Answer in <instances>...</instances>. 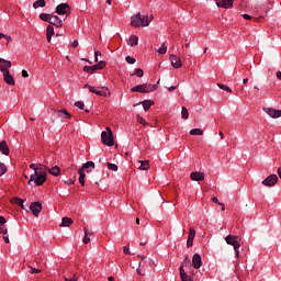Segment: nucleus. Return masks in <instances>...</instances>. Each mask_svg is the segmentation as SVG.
I'll return each instance as SVG.
<instances>
[{
	"mask_svg": "<svg viewBox=\"0 0 281 281\" xmlns=\"http://www.w3.org/2000/svg\"><path fill=\"white\" fill-rule=\"evenodd\" d=\"M192 181H203L205 179V175L201 171H193L191 172Z\"/></svg>",
	"mask_w": 281,
	"mask_h": 281,
	"instance_id": "nucleus-19",
	"label": "nucleus"
},
{
	"mask_svg": "<svg viewBox=\"0 0 281 281\" xmlns=\"http://www.w3.org/2000/svg\"><path fill=\"white\" fill-rule=\"evenodd\" d=\"M12 203H15V205H20L22 210H25V206L23 205L24 201L20 198H13Z\"/></svg>",
	"mask_w": 281,
	"mask_h": 281,
	"instance_id": "nucleus-34",
	"label": "nucleus"
},
{
	"mask_svg": "<svg viewBox=\"0 0 281 281\" xmlns=\"http://www.w3.org/2000/svg\"><path fill=\"white\" fill-rule=\"evenodd\" d=\"M109 170H112L113 172H117V165L108 162Z\"/></svg>",
	"mask_w": 281,
	"mask_h": 281,
	"instance_id": "nucleus-43",
	"label": "nucleus"
},
{
	"mask_svg": "<svg viewBox=\"0 0 281 281\" xmlns=\"http://www.w3.org/2000/svg\"><path fill=\"white\" fill-rule=\"evenodd\" d=\"M98 56H102V53H100V50H95L94 52V63H98Z\"/></svg>",
	"mask_w": 281,
	"mask_h": 281,
	"instance_id": "nucleus-50",
	"label": "nucleus"
},
{
	"mask_svg": "<svg viewBox=\"0 0 281 281\" xmlns=\"http://www.w3.org/2000/svg\"><path fill=\"white\" fill-rule=\"evenodd\" d=\"M7 223L4 216H0V225L3 226V224Z\"/></svg>",
	"mask_w": 281,
	"mask_h": 281,
	"instance_id": "nucleus-59",
	"label": "nucleus"
},
{
	"mask_svg": "<svg viewBox=\"0 0 281 281\" xmlns=\"http://www.w3.org/2000/svg\"><path fill=\"white\" fill-rule=\"evenodd\" d=\"M40 19H41V21H45L46 23H50L52 13H41Z\"/></svg>",
	"mask_w": 281,
	"mask_h": 281,
	"instance_id": "nucleus-31",
	"label": "nucleus"
},
{
	"mask_svg": "<svg viewBox=\"0 0 281 281\" xmlns=\"http://www.w3.org/2000/svg\"><path fill=\"white\" fill-rule=\"evenodd\" d=\"M71 47H78V40H75L74 42H72V44H71Z\"/></svg>",
	"mask_w": 281,
	"mask_h": 281,
	"instance_id": "nucleus-62",
	"label": "nucleus"
},
{
	"mask_svg": "<svg viewBox=\"0 0 281 281\" xmlns=\"http://www.w3.org/2000/svg\"><path fill=\"white\" fill-rule=\"evenodd\" d=\"M45 5H46L45 0H36L35 2H33L34 10L38 8H45Z\"/></svg>",
	"mask_w": 281,
	"mask_h": 281,
	"instance_id": "nucleus-32",
	"label": "nucleus"
},
{
	"mask_svg": "<svg viewBox=\"0 0 281 281\" xmlns=\"http://www.w3.org/2000/svg\"><path fill=\"white\" fill-rule=\"evenodd\" d=\"M2 76L4 82L10 87H14L16 85V82L14 81V77L10 74V70L7 72H2Z\"/></svg>",
	"mask_w": 281,
	"mask_h": 281,
	"instance_id": "nucleus-16",
	"label": "nucleus"
},
{
	"mask_svg": "<svg viewBox=\"0 0 281 281\" xmlns=\"http://www.w3.org/2000/svg\"><path fill=\"white\" fill-rule=\"evenodd\" d=\"M91 243V233L87 228H85V237H83V244L89 245Z\"/></svg>",
	"mask_w": 281,
	"mask_h": 281,
	"instance_id": "nucleus-33",
	"label": "nucleus"
},
{
	"mask_svg": "<svg viewBox=\"0 0 281 281\" xmlns=\"http://www.w3.org/2000/svg\"><path fill=\"white\" fill-rule=\"evenodd\" d=\"M153 19V15H142V12H138L131 16V25L132 27H148Z\"/></svg>",
	"mask_w": 281,
	"mask_h": 281,
	"instance_id": "nucleus-1",
	"label": "nucleus"
},
{
	"mask_svg": "<svg viewBox=\"0 0 281 281\" xmlns=\"http://www.w3.org/2000/svg\"><path fill=\"white\" fill-rule=\"evenodd\" d=\"M179 271H180V278L182 281H193L194 280V278H192V276H189V273L186 272V269H183V265L180 266Z\"/></svg>",
	"mask_w": 281,
	"mask_h": 281,
	"instance_id": "nucleus-18",
	"label": "nucleus"
},
{
	"mask_svg": "<svg viewBox=\"0 0 281 281\" xmlns=\"http://www.w3.org/2000/svg\"><path fill=\"white\" fill-rule=\"evenodd\" d=\"M4 243L10 244V237L8 235H3Z\"/></svg>",
	"mask_w": 281,
	"mask_h": 281,
	"instance_id": "nucleus-60",
	"label": "nucleus"
},
{
	"mask_svg": "<svg viewBox=\"0 0 281 281\" xmlns=\"http://www.w3.org/2000/svg\"><path fill=\"white\" fill-rule=\"evenodd\" d=\"M75 106H77V109H80V111H82L85 109V102L76 101Z\"/></svg>",
	"mask_w": 281,
	"mask_h": 281,
	"instance_id": "nucleus-45",
	"label": "nucleus"
},
{
	"mask_svg": "<svg viewBox=\"0 0 281 281\" xmlns=\"http://www.w3.org/2000/svg\"><path fill=\"white\" fill-rule=\"evenodd\" d=\"M29 267V269H30V273L31 274H34V273H41V269H36V268H34V267H32V266H27Z\"/></svg>",
	"mask_w": 281,
	"mask_h": 281,
	"instance_id": "nucleus-46",
	"label": "nucleus"
},
{
	"mask_svg": "<svg viewBox=\"0 0 281 281\" xmlns=\"http://www.w3.org/2000/svg\"><path fill=\"white\" fill-rule=\"evenodd\" d=\"M67 18L61 19L60 16L50 13V25H55V27H63L64 21H66Z\"/></svg>",
	"mask_w": 281,
	"mask_h": 281,
	"instance_id": "nucleus-9",
	"label": "nucleus"
},
{
	"mask_svg": "<svg viewBox=\"0 0 281 281\" xmlns=\"http://www.w3.org/2000/svg\"><path fill=\"white\" fill-rule=\"evenodd\" d=\"M139 167L138 170H149L150 169V161L149 160H138Z\"/></svg>",
	"mask_w": 281,
	"mask_h": 281,
	"instance_id": "nucleus-25",
	"label": "nucleus"
},
{
	"mask_svg": "<svg viewBox=\"0 0 281 281\" xmlns=\"http://www.w3.org/2000/svg\"><path fill=\"white\" fill-rule=\"evenodd\" d=\"M98 64L93 66H85L83 71H87L88 74H93L94 71H98Z\"/></svg>",
	"mask_w": 281,
	"mask_h": 281,
	"instance_id": "nucleus-30",
	"label": "nucleus"
},
{
	"mask_svg": "<svg viewBox=\"0 0 281 281\" xmlns=\"http://www.w3.org/2000/svg\"><path fill=\"white\" fill-rule=\"evenodd\" d=\"M189 135H203V130L201 128H193L189 132Z\"/></svg>",
	"mask_w": 281,
	"mask_h": 281,
	"instance_id": "nucleus-38",
	"label": "nucleus"
},
{
	"mask_svg": "<svg viewBox=\"0 0 281 281\" xmlns=\"http://www.w3.org/2000/svg\"><path fill=\"white\" fill-rule=\"evenodd\" d=\"M192 267L193 269H201V267H203V259L201 258V255L199 254L193 255Z\"/></svg>",
	"mask_w": 281,
	"mask_h": 281,
	"instance_id": "nucleus-14",
	"label": "nucleus"
},
{
	"mask_svg": "<svg viewBox=\"0 0 281 281\" xmlns=\"http://www.w3.org/2000/svg\"><path fill=\"white\" fill-rule=\"evenodd\" d=\"M49 175H53V177H58L60 175V167L55 166L50 169H48Z\"/></svg>",
	"mask_w": 281,
	"mask_h": 281,
	"instance_id": "nucleus-29",
	"label": "nucleus"
},
{
	"mask_svg": "<svg viewBox=\"0 0 281 281\" xmlns=\"http://www.w3.org/2000/svg\"><path fill=\"white\" fill-rule=\"evenodd\" d=\"M57 116L61 117V120H70L71 114L67 112L65 109L57 110Z\"/></svg>",
	"mask_w": 281,
	"mask_h": 281,
	"instance_id": "nucleus-21",
	"label": "nucleus"
},
{
	"mask_svg": "<svg viewBox=\"0 0 281 281\" xmlns=\"http://www.w3.org/2000/svg\"><path fill=\"white\" fill-rule=\"evenodd\" d=\"M0 153L2 155H10V147H8V143L5 140L0 142Z\"/></svg>",
	"mask_w": 281,
	"mask_h": 281,
	"instance_id": "nucleus-20",
	"label": "nucleus"
},
{
	"mask_svg": "<svg viewBox=\"0 0 281 281\" xmlns=\"http://www.w3.org/2000/svg\"><path fill=\"white\" fill-rule=\"evenodd\" d=\"M101 142L105 146H114L115 140H113V131L111 127H106L105 131L101 133Z\"/></svg>",
	"mask_w": 281,
	"mask_h": 281,
	"instance_id": "nucleus-3",
	"label": "nucleus"
},
{
	"mask_svg": "<svg viewBox=\"0 0 281 281\" xmlns=\"http://www.w3.org/2000/svg\"><path fill=\"white\" fill-rule=\"evenodd\" d=\"M265 113L272 117V120H278V117H281V110H276L273 108H263Z\"/></svg>",
	"mask_w": 281,
	"mask_h": 281,
	"instance_id": "nucleus-10",
	"label": "nucleus"
},
{
	"mask_svg": "<svg viewBox=\"0 0 281 281\" xmlns=\"http://www.w3.org/2000/svg\"><path fill=\"white\" fill-rule=\"evenodd\" d=\"M123 254H126V255L131 254V248H128V246H124Z\"/></svg>",
	"mask_w": 281,
	"mask_h": 281,
	"instance_id": "nucleus-53",
	"label": "nucleus"
},
{
	"mask_svg": "<svg viewBox=\"0 0 281 281\" xmlns=\"http://www.w3.org/2000/svg\"><path fill=\"white\" fill-rule=\"evenodd\" d=\"M196 236V231L194 228H189V237L187 240V247L190 248L192 245H194V237Z\"/></svg>",
	"mask_w": 281,
	"mask_h": 281,
	"instance_id": "nucleus-17",
	"label": "nucleus"
},
{
	"mask_svg": "<svg viewBox=\"0 0 281 281\" xmlns=\"http://www.w3.org/2000/svg\"><path fill=\"white\" fill-rule=\"evenodd\" d=\"M79 183H81V186H85V171H82V169H79Z\"/></svg>",
	"mask_w": 281,
	"mask_h": 281,
	"instance_id": "nucleus-39",
	"label": "nucleus"
},
{
	"mask_svg": "<svg viewBox=\"0 0 281 281\" xmlns=\"http://www.w3.org/2000/svg\"><path fill=\"white\" fill-rule=\"evenodd\" d=\"M191 260H190V257H188V255L186 256V258H184V260H183V266L184 267H190V265H191Z\"/></svg>",
	"mask_w": 281,
	"mask_h": 281,
	"instance_id": "nucleus-48",
	"label": "nucleus"
},
{
	"mask_svg": "<svg viewBox=\"0 0 281 281\" xmlns=\"http://www.w3.org/2000/svg\"><path fill=\"white\" fill-rule=\"evenodd\" d=\"M277 172H278L279 179H281V167L278 168Z\"/></svg>",
	"mask_w": 281,
	"mask_h": 281,
	"instance_id": "nucleus-63",
	"label": "nucleus"
},
{
	"mask_svg": "<svg viewBox=\"0 0 281 281\" xmlns=\"http://www.w3.org/2000/svg\"><path fill=\"white\" fill-rule=\"evenodd\" d=\"M37 166H38V165H36V164H31V165H30L31 170H34V175L36 173V168H37Z\"/></svg>",
	"mask_w": 281,
	"mask_h": 281,
	"instance_id": "nucleus-55",
	"label": "nucleus"
},
{
	"mask_svg": "<svg viewBox=\"0 0 281 281\" xmlns=\"http://www.w3.org/2000/svg\"><path fill=\"white\" fill-rule=\"evenodd\" d=\"M35 177H34V175L31 176V178L29 180V186L32 183V181H35L36 186H43V183H45V181H47V176L35 175Z\"/></svg>",
	"mask_w": 281,
	"mask_h": 281,
	"instance_id": "nucleus-8",
	"label": "nucleus"
},
{
	"mask_svg": "<svg viewBox=\"0 0 281 281\" xmlns=\"http://www.w3.org/2000/svg\"><path fill=\"white\" fill-rule=\"evenodd\" d=\"M22 78H30V74H27V70H22Z\"/></svg>",
	"mask_w": 281,
	"mask_h": 281,
	"instance_id": "nucleus-56",
	"label": "nucleus"
},
{
	"mask_svg": "<svg viewBox=\"0 0 281 281\" xmlns=\"http://www.w3.org/2000/svg\"><path fill=\"white\" fill-rule=\"evenodd\" d=\"M54 36V26L53 25H48L46 27V40L47 43H52V37Z\"/></svg>",
	"mask_w": 281,
	"mask_h": 281,
	"instance_id": "nucleus-24",
	"label": "nucleus"
},
{
	"mask_svg": "<svg viewBox=\"0 0 281 281\" xmlns=\"http://www.w3.org/2000/svg\"><path fill=\"white\" fill-rule=\"evenodd\" d=\"M158 86L153 83H143L137 85L131 88L132 93H153V91H157Z\"/></svg>",
	"mask_w": 281,
	"mask_h": 281,
	"instance_id": "nucleus-2",
	"label": "nucleus"
},
{
	"mask_svg": "<svg viewBox=\"0 0 281 281\" xmlns=\"http://www.w3.org/2000/svg\"><path fill=\"white\" fill-rule=\"evenodd\" d=\"M131 76H137V78H144V70L142 68H136L134 70V74H132Z\"/></svg>",
	"mask_w": 281,
	"mask_h": 281,
	"instance_id": "nucleus-36",
	"label": "nucleus"
},
{
	"mask_svg": "<svg viewBox=\"0 0 281 281\" xmlns=\"http://www.w3.org/2000/svg\"><path fill=\"white\" fill-rule=\"evenodd\" d=\"M67 186H74V179H68L65 181Z\"/></svg>",
	"mask_w": 281,
	"mask_h": 281,
	"instance_id": "nucleus-58",
	"label": "nucleus"
},
{
	"mask_svg": "<svg viewBox=\"0 0 281 281\" xmlns=\"http://www.w3.org/2000/svg\"><path fill=\"white\" fill-rule=\"evenodd\" d=\"M71 225H74L71 217H63L60 227H71Z\"/></svg>",
	"mask_w": 281,
	"mask_h": 281,
	"instance_id": "nucleus-26",
	"label": "nucleus"
},
{
	"mask_svg": "<svg viewBox=\"0 0 281 281\" xmlns=\"http://www.w3.org/2000/svg\"><path fill=\"white\" fill-rule=\"evenodd\" d=\"M136 117L138 124H143L144 126L148 125V122H146L144 117L139 116V114Z\"/></svg>",
	"mask_w": 281,
	"mask_h": 281,
	"instance_id": "nucleus-44",
	"label": "nucleus"
},
{
	"mask_svg": "<svg viewBox=\"0 0 281 281\" xmlns=\"http://www.w3.org/2000/svg\"><path fill=\"white\" fill-rule=\"evenodd\" d=\"M277 78L281 80V71H277Z\"/></svg>",
	"mask_w": 281,
	"mask_h": 281,
	"instance_id": "nucleus-64",
	"label": "nucleus"
},
{
	"mask_svg": "<svg viewBox=\"0 0 281 281\" xmlns=\"http://www.w3.org/2000/svg\"><path fill=\"white\" fill-rule=\"evenodd\" d=\"M145 265H147L148 267H155V260L148 258L145 260Z\"/></svg>",
	"mask_w": 281,
	"mask_h": 281,
	"instance_id": "nucleus-47",
	"label": "nucleus"
},
{
	"mask_svg": "<svg viewBox=\"0 0 281 281\" xmlns=\"http://www.w3.org/2000/svg\"><path fill=\"white\" fill-rule=\"evenodd\" d=\"M139 43V37L137 35H132L127 38V45L130 47H135V45H138Z\"/></svg>",
	"mask_w": 281,
	"mask_h": 281,
	"instance_id": "nucleus-22",
	"label": "nucleus"
},
{
	"mask_svg": "<svg viewBox=\"0 0 281 281\" xmlns=\"http://www.w3.org/2000/svg\"><path fill=\"white\" fill-rule=\"evenodd\" d=\"M0 234H3V236H5V234H8V228H5V226H0Z\"/></svg>",
	"mask_w": 281,
	"mask_h": 281,
	"instance_id": "nucleus-51",
	"label": "nucleus"
},
{
	"mask_svg": "<svg viewBox=\"0 0 281 281\" xmlns=\"http://www.w3.org/2000/svg\"><path fill=\"white\" fill-rule=\"evenodd\" d=\"M30 210L32 214L38 216V214H41V212L43 211V204H41L40 202H32L30 205Z\"/></svg>",
	"mask_w": 281,
	"mask_h": 281,
	"instance_id": "nucleus-13",
	"label": "nucleus"
},
{
	"mask_svg": "<svg viewBox=\"0 0 281 281\" xmlns=\"http://www.w3.org/2000/svg\"><path fill=\"white\" fill-rule=\"evenodd\" d=\"M4 38H5L7 43H10L12 41V36L7 35V34H5Z\"/></svg>",
	"mask_w": 281,
	"mask_h": 281,
	"instance_id": "nucleus-61",
	"label": "nucleus"
},
{
	"mask_svg": "<svg viewBox=\"0 0 281 281\" xmlns=\"http://www.w3.org/2000/svg\"><path fill=\"white\" fill-rule=\"evenodd\" d=\"M243 19H245L246 21H251V15L245 13L243 14Z\"/></svg>",
	"mask_w": 281,
	"mask_h": 281,
	"instance_id": "nucleus-57",
	"label": "nucleus"
},
{
	"mask_svg": "<svg viewBox=\"0 0 281 281\" xmlns=\"http://www.w3.org/2000/svg\"><path fill=\"white\" fill-rule=\"evenodd\" d=\"M157 52L159 53V54H166V52H168V46H166V44H162L160 47H159V49H157Z\"/></svg>",
	"mask_w": 281,
	"mask_h": 281,
	"instance_id": "nucleus-42",
	"label": "nucleus"
},
{
	"mask_svg": "<svg viewBox=\"0 0 281 281\" xmlns=\"http://www.w3.org/2000/svg\"><path fill=\"white\" fill-rule=\"evenodd\" d=\"M90 93H94L95 95H100L101 98H111V91L109 87H89Z\"/></svg>",
	"mask_w": 281,
	"mask_h": 281,
	"instance_id": "nucleus-4",
	"label": "nucleus"
},
{
	"mask_svg": "<svg viewBox=\"0 0 281 281\" xmlns=\"http://www.w3.org/2000/svg\"><path fill=\"white\" fill-rule=\"evenodd\" d=\"M225 240L227 245H231L232 247H234V249H240V241H238V236L227 235L225 237Z\"/></svg>",
	"mask_w": 281,
	"mask_h": 281,
	"instance_id": "nucleus-5",
	"label": "nucleus"
},
{
	"mask_svg": "<svg viewBox=\"0 0 281 281\" xmlns=\"http://www.w3.org/2000/svg\"><path fill=\"white\" fill-rule=\"evenodd\" d=\"M212 201H213V203H216L217 205H223V203H221L218 201V198H216V196L212 198Z\"/></svg>",
	"mask_w": 281,
	"mask_h": 281,
	"instance_id": "nucleus-54",
	"label": "nucleus"
},
{
	"mask_svg": "<svg viewBox=\"0 0 281 281\" xmlns=\"http://www.w3.org/2000/svg\"><path fill=\"white\" fill-rule=\"evenodd\" d=\"M98 65V69H104V67H106V63L105 61H100Z\"/></svg>",
	"mask_w": 281,
	"mask_h": 281,
	"instance_id": "nucleus-52",
	"label": "nucleus"
},
{
	"mask_svg": "<svg viewBox=\"0 0 281 281\" xmlns=\"http://www.w3.org/2000/svg\"><path fill=\"white\" fill-rule=\"evenodd\" d=\"M262 186H266V188H273L276 183H278V176L277 175H270L265 180H262Z\"/></svg>",
	"mask_w": 281,
	"mask_h": 281,
	"instance_id": "nucleus-6",
	"label": "nucleus"
},
{
	"mask_svg": "<svg viewBox=\"0 0 281 281\" xmlns=\"http://www.w3.org/2000/svg\"><path fill=\"white\" fill-rule=\"evenodd\" d=\"M8 172V167H5V164L0 162V177H3Z\"/></svg>",
	"mask_w": 281,
	"mask_h": 281,
	"instance_id": "nucleus-40",
	"label": "nucleus"
},
{
	"mask_svg": "<svg viewBox=\"0 0 281 281\" xmlns=\"http://www.w3.org/2000/svg\"><path fill=\"white\" fill-rule=\"evenodd\" d=\"M56 14H59V16H63L64 14H69L71 12V8L68 3H60L56 7Z\"/></svg>",
	"mask_w": 281,
	"mask_h": 281,
	"instance_id": "nucleus-7",
	"label": "nucleus"
},
{
	"mask_svg": "<svg viewBox=\"0 0 281 281\" xmlns=\"http://www.w3.org/2000/svg\"><path fill=\"white\" fill-rule=\"evenodd\" d=\"M47 167L42 165V164H38L36 169H35V175H44V176H47Z\"/></svg>",
	"mask_w": 281,
	"mask_h": 281,
	"instance_id": "nucleus-23",
	"label": "nucleus"
},
{
	"mask_svg": "<svg viewBox=\"0 0 281 281\" xmlns=\"http://www.w3.org/2000/svg\"><path fill=\"white\" fill-rule=\"evenodd\" d=\"M125 60H126V63H128V65H135V63H137V59H135V57H131V56H126Z\"/></svg>",
	"mask_w": 281,
	"mask_h": 281,
	"instance_id": "nucleus-41",
	"label": "nucleus"
},
{
	"mask_svg": "<svg viewBox=\"0 0 281 281\" xmlns=\"http://www.w3.org/2000/svg\"><path fill=\"white\" fill-rule=\"evenodd\" d=\"M65 281H78V276L74 274L72 278H68L67 276L64 277Z\"/></svg>",
	"mask_w": 281,
	"mask_h": 281,
	"instance_id": "nucleus-49",
	"label": "nucleus"
},
{
	"mask_svg": "<svg viewBox=\"0 0 281 281\" xmlns=\"http://www.w3.org/2000/svg\"><path fill=\"white\" fill-rule=\"evenodd\" d=\"M181 115H182V120H188V117H190V112H188V108L182 106Z\"/></svg>",
	"mask_w": 281,
	"mask_h": 281,
	"instance_id": "nucleus-37",
	"label": "nucleus"
},
{
	"mask_svg": "<svg viewBox=\"0 0 281 281\" xmlns=\"http://www.w3.org/2000/svg\"><path fill=\"white\" fill-rule=\"evenodd\" d=\"M171 66L175 69H181L183 67V63L181 61V58L177 55H170L169 57Z\"/></svg>",
	"mask_w": 281,
	"mask_h": 281,
	"instance_id": "nucleus-11",
	"label": "nucleus"
},
{
	"mask_svg": "<svg viewBox=\"0 0 281 281\" xmlns=\"http://www.w3.org/2000/svg\"><path fill=\"white\" fill-rule=\"evenodd\" d=\"M218 89H222V91H226L227 93H232V88H229L227 85L224 83H217Z\"/></svg>",
	"mask_w": 281,
	"mask_h": 281,
	"instance_id": "nucleus-35",
	"label": "nucleus"
},
{
	"mask_svg": "<svg viewBox=\"0 0 281 281\" xmlns=\"http://www.w3.org/2000/svg\"><path fill=\"white\" fill-rule=\"evenodd\" d=\"M217 8H224L225 10H229V8L234 7V0H215Z\"/></svg>",
	"mask_w": 281,
	"mask_h": 281,
	"instance_id": "nucleus-15",
	"label": "nucleus"
},
{
	"mask_svg": "<svg viewBox=\"0 0 281 281\" xmlns=\"http://www.w3.org/2000/svg\"><path fill=\"white\" fill-rule=\"evenodd\" d=\"M94 170L95 169V162L93 161H87L82 165V168H80V170H82V172H85V170Z\"/></svg>",
	"mask_w": 281,
	"mask_h": 281,
	"instance_id": "nucleus-27",
	"label": "nucleus"
},
{
	"mask_svg": "<svg viewBox=\"0 0 281 281\" xmlns=\"http://www.w3.org/2000/svg\"><path fill=\"white\" fill-rule=\"evenodd\" d=\"M12 68V61L8 59L0 58V71L1 74H5L7 71H10Z\"/></svg>",
	"mask_w": 281,
	"mask_h": 281,
	"instance_id": "nucleus-12",
	"label": "nucleus"
},
{
	"mask_svg": "<svg viewBox=\"0 0 281 281\" xmlns=\"http://www.w3.org/2000/svg\"><path fill=\"white\" fill-rule=\"evenodd\" d=\"M140 104L143 105L144 111H149L150 106H153L155 102H153V100H145V101H142Z\"/></svg>",
	"mask_w": 281,
	"mask_h": 281,
	"instance_id": "nucleus-28",
	"label": "nucleus"
}]
</instances>
